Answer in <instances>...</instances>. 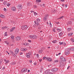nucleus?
Masks as SVG:
<instances>
[{"instance_id":"1","label":"nucleus","mask_w":74,"mask_h":74,"mask_svg":"<svg viewBox=\"0 0 74 74\" xmlns=\"http://www.w3.org/2000/svg\"><path fill=\"white\" fill-rule=\"evenodd\" d=\"M60 59H61V60H60V63L61 65H65L66 64H65V63H64L63 62H66V59H65L64 57L61 56L60 58Z\"/></svg>"},{"instance_id":"2","label":"nucleus","mask_w":74,"mask_h":74,"mask_svg":"<svg viewBox=\"0 0 74 74\" xmlns=\"http://www.w3.org/2000/svg\"><path fill=\"white\" fill-rule=\"evenodd\" d=\"M40 22V19L39 18H38L36 19V21H35L34 23L35 24L37 25V26H40V24L38 23L39 22Z\"/></svg>"},{"instance_id":"3","label":"nucleus","mask_w":74,"mask_h":74,"mask_svg":"<svg viewBox=\"0 0 74 74\" xmlns=\"http://www.w3.org/2000/svg\"><path fill=\"white\" fill-rule=\"evenodd\" d=\"M29 37L30 38L32 39H36V38H37V37L35 35H31L29 36Z\"/></svg>"},{"instance_id":"4","label":"nucleus","mask_w":74,"mask_h":74,"mask_svg":"<svg viewBox=\"0 0 74 74\" xmlns=\"http://www.w3.org/2000/svg\"><path fill=\"white\" fill-rule=\"evenodd\" d=\"M66 55L67 56L69 55V54H70V49H67L65 51Z\"/></svg>"},{"instance_id":"5","label":"nucleus","mask_w":74,"mask_h":74,"mask_svg":"<svg viewBox=\"0 0 74 74\" xmlns=\"http://www.w3.org/2000/svg\"><path fill=\"white\" fill-rule=\"evenodd\" d=\"M28 28V26L27 25H23L21 27V29L23 30H26Z\"/></svg>"},{"instance_id":"6","label":"nucleus","mask_w":74,"mask_h":74,"mask_svg":"<svg viewBox=\"0 0 74 74\" xmlns=\"http://www.w3.org/2000/svg\"><path fill=\"white\" fill-rule=\"evenodd\" d=\"M58 68H55L51 69V71L53 72H56L58 70Z\"/></svg>"},{"instance_id":"7","label":"nucleus","mask_w":74,"mask_h":74,"mask_svg":"<svg viewBox=\"0 0 74 74\" xmlns=\"http://www.w3.org/2000/svg\"><path fill=\"white\" fill-rule=\"evenodd\" d=\"M46 74H53V73L49 72V70H48L45 71Z\"/></svg>"},{"instance_id":"8","label":"nucleus","mask_w":74,"mask_h":74,"mask_svg":"<svg viewBox=\"0 0 74 74\" xmlns=\"http://www.w3.org/2000/svg\"><path fill=\"white\" fill-rule=\"evenodd\" d=\"M22 8V5H18L17 6V8L18 10H21Z\"/></svg>"},{"instance_id":"9","label":"nucleus","mask_w":74,"mask_h":74,"mask_svg":"<svg viewBox=\"0 0 74 74\" xmlns=\"http://www.w3.org/2000/svg\"><path fill=\"white\" fill-rule=\"evenodd\" d=\"M27 69H25L23 68L21 70V72L22 73H24V72H26L27 71Z\"/></svg>"},{"instance_id":"10","label":"nucleus","mask_w":74,"mask_h":74,"mask_svg":"<svg viewBox=\"0 0 74 74\" xmlns=\"http://www.w3.org/2000/svg\"><path fill=\"white\" fill-rule=\"evenodd\" d=\"M48 15H46L45 17L43 18L44 21H47V18H48Z\"/></svg>"},{"instance_id":"11","label":"nucleus","mask_w":74,"mask_h":74,"mask_svg":"<svg viewBox=\"0 0 74 74\" xmlns=\"http://www.w3.org/2000/svg\"><path fill=\"white\" fill-rule=\"evenodd\" d=\"M19 52V49H16L15 51H14V53L15 54H18Z\"/></svg>"},{"instance_id":"12","label":"nucleus","mask_w":74,"mask_h":74,"mask_svg":"<svg viewBox=\"0 0 74 74\" xmlns=\"http://www.w3.org/2000/svg\"><path fill=\"white\" fill-rule=\"evenodd\" d=\"M16 41H19L21 40V37L20 36H17L16 38Z\"/></svg>"},{"instance_id":"13","label":"nucleus","mask_w":74,"mask_h":74,"mask_svg":"<svg viewBox=\"0 0 74 74\" xmlns=\"http://www.w3.org/2000/svg\"><path fill=\"white\" fill-rule=\"evenodd\" d=\"M14 29H15V27H13L10 30V32H13V31H14Z\"/></svg>"},{"instance_id":"14","label":"nucleus","mask_w":74,"mask_h":74,"mask_svg":"<svg viewBox=\"0 0 74 74\" xmlns=\"http://www.w3.org/2000/svg\"><path fill=\"white\" fill-rule=\"evenodd\" d=\"M27 5L29 6V7H30V6H32L31 3L30 2H28L27 3Z\"/></svg>"},{"instance_id":"15","label":"nucleus","mask_w":74,"mask_h":74,"mask_svg":"<svg viewBox=\"0 0 74 74\" xmlns=\"http://www.w3.org/2000/svg\"><path fill=\"white\" fill-rule=\"evenodd\" d=\"M47 60L48 62H52V59L50 58H48Z\"/></svg>"},{"instance_id":"16","label":"nucleus","mask_w":74,"mask_h":74,"mask_svg":"<svg viewBox=\"0 0 74 74\" xmlns=\"http://www.w3.org/2000/svg\"><path fill=\"white\" fill-rule=\"evenodd\" d=\"M56 12V10H53L52 11L51 13H53V14H55Z\"/></svg>"},{"instance_id":"17","label":"nucleus","mask_w":74,"mask_h":74,"mask_svg":"<svg viewBox=\"0 0 74 74\" xmlns=\"http://www.w3.org/2000/svg\"><path fill=\"white\" fill-rule=\"evenodd\" d=\"M12 10H13V11H15V7L14 6H13L12 8Z\"/></svg>"},{"instance_id":"18","label":"nucleus","mask_w":74,"mask_h":74,"mask_svg":"<svg viewBox=\"0 0 74 74\" xmlns=\"http://www.w3.org/2000/svg\"><path fill=\"white\" fill-rule=\"evenodd\" d=\"M26 56H27V57L28 58H30V55H29V54L28 53H27L26 54Z\"/></svg>"},{"instance_id":"19","label":"nucleus","mask_w":74,"mask_h":74,"mask_svg":"<svg viewBox=\"0 0 74 74\" xmlns=\"http://www.w3.org/2000/svg\"><path fill=\"white\" fill-rule=\"evenodd\" d=\"M73 35V33H71L68 34V36L69 37H70V36H71Z\"/></svg>"},{"instance_id":"20","label":"nucleus","mask_w":74,"mask_h":74,"mask_svg":"<svg viewBox=\"0 0 74 74\" xmlns=\"http://www.w3.org/2000/svg\"><path fill=\"white\" fill-rule=\"evenodd\" d=\"M62 35H63V33H62V32H61L59 33V35L60 37L62 36Z\"/></svg>"},{"instance_id":"21","label":"nucleus","mask_w":74,"mask_h":74,"mask_svg":"<svg viewBox=\"0 0 74 74\" xmlns=\"http://www.w3.org/2000/svg\"><path fill=\"white\" fill-rule=\"evenodd\" d=\"M41 0H36V3H39L40 2H41Z\"/></svg>"},{"instance_id":"22","label":"nucleus","mask_w":74,"mask_h":74,"mask_svg":"<svg viewBox=\"0 0 74 74\" xmlns=\"http://www.w3.org/2000/svg\"><path fill=\"white\" fill-rule=\"evenodd\" d=\"M42 50H40L39 51V53H41L42 52Z\"/></svg>"},{"instance_id":"23","label":"nucleus","mask_w":74,"mask_h":74,"mask_svg":"<svg viewBox=\"0 0 74 74\" xmlns=\"http://www.w3.org/2000/svg\"><path fill=\"white\" fill-rule=\"evenodd\" d=\"M69 49H70V50H71V51H74V48H72Z\"/></svg>"},{"instance_id":"24","label":"nucleus","mask_w":74,"mask_h":74,"mask_svg":"<svg viewBox=\"0 0 74 74\" xmlns=\"http://www.w3.org/2000/svg\"><path fill=\"white\" fill-rule=\"evenodd\" d=\"M5 62V64H7V63H9V60H6Z\"/></svg>"},{"instance_id":"25","label":"nucleus","mask_w":74,"mask_h":74,"mask_svg":"<svg viewBox=\"0 0 74 74\" xmlns=\"http://www.w3.org/2000/svg\"><path fill=\"white\" fill-rule=\"evenodd\" d=\"M7 2H6V1H4L3 3V4L4 5H6V4H7Z\"/></svg>"},{"instance_id":"26","label":"nucleus","mask_w":74,"mask_h":74,"mask_svg":"<svg viewBox=\"0 0 74 74\" xmlns=\"http://www.w3.org/2000/svg\"><path fill=\"white\" fill-rule=\"evenodd\" d=\"M57 29L58 30V32H60V31H61V29H59V28H57Z\"/></svg>"},{"instance_id":"27","label":"nucleus","mask_w":74,"mask_h":74,"mask_svg":"<svg viewBox=\"0 0 74 74\" xmlns=\"http://www.w3.org/2000/svg\"><path fill=\"white\" fill-rule=\"evenodd\" d=\"M12 65H15L16 64V62H13L12 63Z\"/></svg>"},{"instance_id":"28","label":"nucleus","mask_w":74,"mask_h":74,"mask_svg":"<svg viewBox=\"0 0 74 74\" xmlns=\"http://www.w3.org/2000/svg\"><path fill=\"white\" fill-rule=\"evenodd\" d=\"M5 42L7 44V45H8L9 44V43L7 41H5Z\"/></svg>"},{"instance_id":"29","label":"nucleus","mask_w":74,"mask_h":74,"mask_svg":"<svg viewBox=\"0 0 74 74\" xmlns=\"http://www.w3.org/2000/svg\"><path fill=\"white\" fill-rule=\"evenodd\" d=\"M48 59V58L46 57H43V60H45V59L47 60V59Z\"/></svg>"},{"instance_id":"30","label":"nucleus","mask_w":74,"mask_h":74,"mask_svg":"<svg viewBox=\"0 0 74 74\" xmlns=\"http://www.w3.org/2000/svg\"><path fill=\"white\" fill-rule=\"evenodd\" d=\"M1 18H5V16L3 14H2Z\"/></svg>"},{"instance_id":"31","label":"nucleus","mask_w":74,"mask_h":74,"mask_svg":"<svg viewBox=\"0 0 74 74\" xmlns=\"http://www.w3.org/2000/svg\"><path fill=\"white\" fill-rule=\"evenodd\" d=\"M11 37L13 39V40L14 39V35L11 36Z\"/></svg>"},{"instance_id":"32","label":"nucleus","mask_w":74,"mask_h":74,"mask_svg":"<svg viewBox=\"0 0 74 74\" xmlns=\"http://www.w3.org/2000/svg\"><path fill=\"white\" fill-rule=\"evenodd\" d=\"M71 40L73 42H74V39L73 38H71Z\"/></svg>"},{"instance_id":"33","label":"nucleus","mask_w":74,"mask_h":74,"mask_svg":"<svg viewBox=\"0 0 74 74\" xmlns=\"http://www.w3.org/2000/svg\"><path fill=\"white\" fill-rule=\"evenodd\" d=\"M71 30V28H68V31L70 32Z\"/></svg>"},{"instance_id":"34","label":"nucleus","mask_w":74,"mask_h":74,"mask_svg":"<svg viewBox=\"0 0 74 74\" xmlns=\"http://www.w3.org/2000/svg\"><path fill=\"white\" fill-rule=\"evenodd\" d=\"M56 41H57V40H55L52 41V42H53V43H55V42H56Z\"/></svg>"},{"instance_id":"35","label":"nucleus","mask_w":74,"mask_h":74,"mask_svg":"<svg viewBox=\"0 0 74 74\" xmlns=\"http://www.w3.org/2000/svg\"><path fill=\"white\" fill-rule=\"evenodd\" d=\"M43 70V69L42 68V69H41L40 70V73H42V71Z\"/></svg>"},{"instance_id":"36","label":"nucleus","mask_w":74,"mask_h":74,"mask_svg":"<svg viewBox=\"0 0 74 74\" xmlns=\"http://www.w3.org/2000/svg\"><path fill=\"white\" fill-rule=\"evenodd\" d=\"M7 32H5V34H4V36H7Z\"/></svg>"},{"instance_id":"37","label":"nucleus","mask_w":74,"mask_h":74,"mask_svg":"<svg viewBox=\"0 0 74 74\" xmlns=\"http://www.w3.org/2000/svg\"><path fill=\"white\" fill-rule=\"evenodd\" d=\"M59 43L60 45H62L63 44V42H59Z\"/></svg>"},{"instance_id":"38","label":"nucleus","mask_w":74,"mask_h":74,"mask_svg":"<svg viewBox=\"0 0 74 74\" xmlns=\"http://www.w3.org/2000/svg\"><path fill=\"white\" fill-rule=\"evenodd\" d=\"M41 28L40 27H38V29L39 30H41Z\"/></svg>"},{"instance_id":"39","label":"nucleus","mask_w":74,"mask_h":74,"mask_svg":"<svg viewBox=\"0 0 74 74\" xmlns=\"http://www.w3.org/2000/svg\"><path fill=\"white\" fill-rule=\"evenodd\" d=\"M12 55L13 56H15V54L13 53V54H12Z\"/></svg>"},{"instance_id":"40","label":"nucleus","mask_w":74,"mask_h":74,"mask_svg":"<svg viewBox=\"0 0 74 74\" xmlns=\"http://www.w3.org/2000/svg\"><path fill=\"white\" fill-rule=\"evenodd\" d=\"M27 51V49L25 48L23 49V51Z\"/></svg>"},{"instance_id":"41","label":"nucleus","mask_w":74,"mask_h":74,"mask_svg":"<svg viewBox=\"0 0 74 74\" xmlns=\"http://www.w3.org/2000/svg\"><path fill=\"white\" fill-rule=\"evenodd\" d=\"M34 15H37V13H36V12H34Z\"/></svg>"},{"instance_id":"42","label":"nucleus","mask_w":74,"mask_h":74,"mask_svg":"<svg viewBox=\"0 0 74 74\" xmlns=\"http://www.w3.org/2000/svg\"><path fill=\"white\" fill-rule=\"evenodd\" d=\"M69 24H71L72 23V22L71 21H69L68 22Z\"/></svg>"},{"instance_id":"43","label":"nucleus","mask_w":74,"mask_h":74,"mask_svg":"<svg viewBox=\"0 0 74 74\" xmlns=\"http://www.w3.org/2000/svg\"><path fill=\"white\" fill-rule=\"evenodd\" d=\"M63 16H62L60 17L59 18H58V19H62V18H63Z\"/></svg>"},{"instance_id":"44","label":"nucleus","mask_w":74,"mask_h":74,"mask_svg":"<svg viewBox=\"0 0 74 74\" xmlns=\"http://www.w3.org/2000/svg\"><path fill=\"white\" fill-rule=\"evenodd\" d=\"M4 10L5 11H7V9H6L5 8H4Z\"/></svg>"},{"instance_id":"45","label":"nucleus","mask_w":74,"mask_h":74,"mask_svg":"<svg viewBox=\"0 0 74 74\" xmlns=\"http://www.w3.org/2000/svg\"><path fill=\"white\" fill-rule=\"evenodd\" d=\"M33 7L34 8H37V6L36 5H34Z\"/></svg>"},{"instance_id":"46","label":"nucleus","mask_w":74,"mask_h":74,"mask_svg":"<svg viewBox=\"0 0 74 74\" xmlns=\"http://www.w3.org/2000/svg\"><path fill=\"white\" fill-rule=\"evenodd\" d=\"M24 45H27V43H25Z\"/></svg>"},{"instance_id":"47","label":"nucleus","mask_w":74,"mask_h":74,"mask_svg":"<svg viewBox=\"0 0 74 74\" xmlns=\"http://www.w3.org/2000/svg\"><path fill=\"white\" fill-rule=\"evenodd\" d=\"M10 52H11V53H12V54L14 53V52H13V51H10Z\"/></svg>"},{"instance_id":"48","label":"nucleus","mask_w":74,"mask_h":74,"mask_svg":"<svg viewBox=\"0 0 74 74\" xmlns=\"http://www.w3.org/2000/svg\"><path fill=\"white\" fill-rule=\"evenodd\" d=\"M40 40H43V38H42L40 37Z\"/></svg>"},{"instance_id":"49","label":"nucleus","mask_w":74,"mask_h":74,"mask_svg":"<svg viewBox=\"0 0 74 74\" xmlns=\"http://www.w3.org/2000/svg\"><path fill=\"white\" fill-rule=\"evenodd\" d=\"M53 32H55V33H56V32H55V29H53Z\"/></svg>"},{"instance_id":"50","label":"nucleus","mask_w":74,"mask_h":74,"mask_svg":"<svg viewBox=\"0 0 74 74\" xmlns=\"http://www.w3.org/2000/svg\"><path fill=\"white\" fill-rule=\"evenodd\" d=\"M28 41L29 42H32V41L30 40H28Z\"/></svg>"},{"instance_id":"51","label":"nucleus","mask_w":74,"mask_h":74,"mask_svg":"<svg viewBox=\"0 0 74 74\" xmlns=\"http://www.w3.org/2000/svg\"><path fill=\"white\" fill-rule=\"evenodd\" d=\"M55 62H59V60H55Z\"/></svg>"},{"instance_id":"52","label":"nucleus","mask_w":74,"mask_h":74,"mask_svg":"<svg viewBox=\"0 0 74 74\" xmlns=\"http://www.w3.org/2000/svg\"><path fill=\"white\" fill-rule=\"evenodd\" d=\"M36 64H37V62H35L34 63V65H36Z\"/></svg>"},{"instance_id":"53","label":"nucleus","mask_w":74,"mask_h":74,"mask_svg":"<svg viewBox=\"0 0 74 74\" xmlns=\"http://www.w3.org/2000/svg\"><path fill=\"white\" fill-rule=\"evenodd\" d=\"M29 62L30 63H32V60H29Z\"/></svg>"},{"instance_id":"54","label":"nucleus","mask_w":74,"mask_h":74,"mask_svg":"<svg viewBox=\"0 0 74 74\" xmlns=\"http://www.w3.org/2000/svg\"><path fill=\"white\" fill-rule=\"evenodd\" d=\"M71 21H74V19L73 18L71 19Z\"/></svg>"},{"instance_id":"55","label":"nucleus","mask_w":74,"mask_h":74,"mask_svg":"<svg viewBox=\"0 0 74 74\" xmlns=\"http://www.w3.org/2000/svg\"><path fill=\"white\" fill-rule=\"evenodd\" d=\"M67 7V5L65 4V7H66V8Z\"/></svg>"},{"instance_id":"56","label":"nucleus","mask_w":74,"mask_h":74,"mask_svg":"<svg viewBox=\"0 0 74 74\" xmlns=\"http://www.w3.org/2000/svg\"><path fill=\"white\" fill-rule=\"evenodd\" d=\"M56 23L57 24H59L60 23L59 22H56Z\"/></svg>"},{"instance_id":"57","label":"nucleus","mask_w":74,"mask_h":74,"mask_svg":"<svg viewBox=\"0 0 74 74\" xmlns=\"http://www.w3.org/2000/svg\"><path fill=\"white\" fill-rule=\"evenodd\" d=\"M70 66H68L67 68V70H68V69H69V68H70Z\"/></svg>"},{"instance_id":"58","label":"nucleus","mask_w":74,"mask_h":74,"mask_svg":"<svg viewBox=\"0 0 74 74\" xmlns=\"http://www.w3.org/2000/svg\"><path fill=\"white\" fill-rule=\"evenodd\" d=\"M2 29H5V27H2Z\"/></svg>"},{"instance_id":"59","label":"nucleus","mask_w":74,"mask_h":74,"mask_svg":"<svg viewBox=\"0 0 74 74\" xmlns=\"http://www.w3.org/2000/svg\"><path fill=\"white\" fill-rule=\"evenodd\" d=\"M39 55H38V54H37V56H36L37 57V58H39Z\"/></svg>"},{"instance_id":"60","label":"nucleus","mask_w":74,"mask_h":74,"mask_svg":"<svg viewBox=\"0 0 74 74\" xmlns=\"http://www.w3.org/2000/svg\"><path fill=\"white\" fill-rule=\"evenodd\" d=\"M10 4H9L7 5V6H8V7H9L10 6Z\"/></svg>"},{"instance_id":"61","label":"nucleus","mask_w":74,"mask_h":74,"mask_svg":"<svg viewBox=\"0 0 74 74\" xmlns=\"http://www.w3.org/2000/svg\"><path fill=\"white\" fill-rule=\"evenodd\" d=\"M6 52L7 53H8V55H9V54H10V53H8V51H6Z\"/></svg>"},{"instance_id":"62","label":"nucleus","mask_w":74,"mask_h":74,"mask_svg":"<svg viewBox=\"0 0 74 74\" xmlns=\"http://www.w3.org/2000/svg\"><path fill=\"white\" fill-rule=\"evenodd\" d=\"M22 54H23V53L22 52H21V53H20V55H22Z\"/></svg>"},{"instance_id":"63","label":"nucleus","mask_w":74,"mask_h":74,"mask_svg":"<svg viewBox=\"0 0 74 74\" xmlns=\"http://www.w3.org/2000/svg\"><path fill=\"white\" fill-rule=\"evenodd\" d=\"M23 49H21V50L22 51H23Z\"/></svg>"},{"instance_id":"64","label":"nucleus","mask_w":74,"mask_h":74,"mask_svg":"<svg viewBox=\"0 0 74 74\" xmlns=\"http://www.w3.org/2000/svg\"><path fill=\"white\" fill-rule=\"evenodd\" d=\"M28 55H30L31 54V53H30V52H29L28 53H27Z\"/></svg>"}]
</instances>
